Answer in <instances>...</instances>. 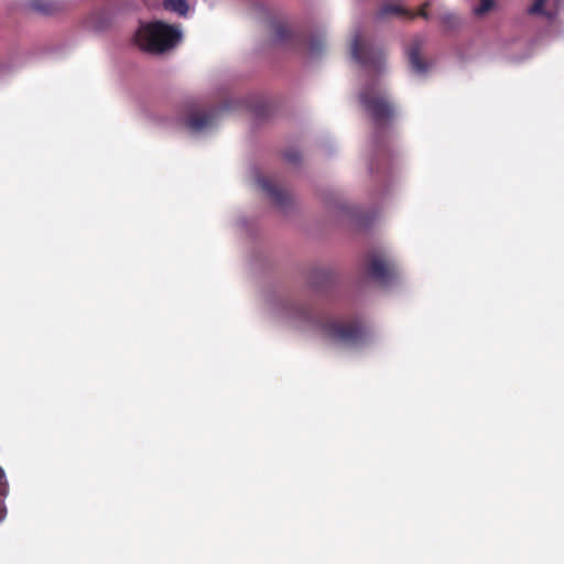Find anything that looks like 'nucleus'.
Masks as SVG:
<instances>
[{
    "mask_svg": "<svg viewBox=\"0 0 564 564\" xmlns=\"http://www.w3.org/2000/svg\"><path fill=\"white\" fill-rule=\"evenodd\" d=\"M183 39L181 28L162 21L141 23L134 34L135 44L143 51L161 54L176 47Z\"/></svg>",
    "mask_w": 564,
    "mask_h": 564,
    "instance_id": "obj_1",
    "label": "nucleus"
},
{
    "mask_svg": "<svg viewBox=\"0 0 564 564\" xmlns=\"http://www.w3.org/2000/svg\"><path fill=\"white\" fill-rule=\"evenodd\" d=\"M360 102L376 122L388 119L392 107L377 85H369L360 93Z\"/></svg>",
    "mask_w": 564,
    "mask_h": 564,
    "instance_id": "obj_2",
    "label": "nucleus"
},
{
    "mask_svg": "<svg viewBox=\"0 0 564 564\" xmlns=\"http://www.w3.org/2000/svg\"><path fill=\"white\" fill-rule=\"evenodd\" d=\"M325 334L335 343L356 344L361 336V328L355 324L332 321L324 327Z\"/></svg>",
    "mask_w": 564,
    "mask_h": 564,
    "instance_id": "obj_3",
    "label": "nucleus"
},
{
    "mask_svg": "<svg viewBox=\"0 0 564 564\" xmlns=\"http://www.w3.org/2000/svg\"><path fill=\"white\" fill-rule=\"evenodd\" d=\"M351 56L362 66L376 65L381 59V52L362 42L356 35L351 42Z\"/></svg>",
    "mask_w": 564,
    "mask_h": 564,
    "instance_id": "obj_4",
    "label": "nucleus"
},
{
    "mask_svg": "<svg viewBox=\"0 0 564 564\" xmlns=\"http://www.w3.org/2000/svg\"><path fill=\"white\" fill-rule=\"evenodd\" d=\"M561 0H533L531 15L542 17L553 23L560 12Z\"/></svg>",
    "mask_w": 564,
    "mask_h": 564,
    "instance_id": "obj_5",
    "label": "nucleus"
},
{
    "mask_svg": "<svg viewBox=\"0 0 564 564\" xmlns=\"http://www.w3.org/2000/svg\"><path fill=\"white\" fill-rule=\"evenodd\" d=\"M216 122V111L193 112L186 119L185 124L194 133H199L212 128Z\"/></svg>",
    "mask_w": 564,
    "mask_h": 564,
    "instance_id": "obj_6",
    "label": "nucleus"
},
{
    "mask_svg": "<svg viewBox=\"0 0 564 564\" xmlns=\"http://www.w3.org/2000/svg\"><path fill=\"white\" fill-rule=\"evenodd\" d=\"M393 272L394 267L379 257H373L369 262V275L381 283H388Z\"/></svg>",
    "mask_w": 564,
    "mask_h": 564,
    "instance_id": "obj_7",
    "label": "nucleus"
},
{
    "mask_svg": "<svg viewBox=\"0 0 564 564\" xmlns=\"http://www.w3.org/2000/svg\"><path fill=\"white\" fill-rule=\"evenodd\" d=\"M256 182L258 186L263 189L269 197L276 204H283L284 198L286 197V194L276 188L269 180H267L263 176H257Z\"/></svg>",
    "mask_w": 564,
    "mask_h": 564,
    "instance_id": "obj_8",
    "label": "nucleus"
},
{
    "mask_svg": "<svg viewBox=\"0 0 564 564\" xmlns=\"http://www.w3.org/2000/svg\"><path fill=\"white\" fill-rule=\"evenodd\" d=\"M32 8L39 13L53 15L63 10V3L57 0H33Z\"/></svg>",
    "mask_w": 564,
    "mask_h": 564,
    "instance_id": "obj_9",
    "label": "nucleus"
},
{
    "mask_svg": "<svg viewBox=\"0 0 564 564\" xmlns=\"http://www.w3.org/2000/svg\"><path fill=\"white\" fill-rule=\"evenodd\" d=\"M408 57L413 72L417 75H424L429 69V64L420 57L419 44L413 45L408 51Z\"/></svg>",
    "mask_w": 564,
    "mask_h": 564,
    "instance_id": "obj_10",
    "label": "nucleus"
},
{
    "mask_svg": "<svg viewBox=\"0 0 564 564\" xmlns=\"http://www.w3.org/2000/svg\"><path fill=\"white\" fill-rule=\"evenodd\" d=\"M165 10L174 12L180 17H186L189 6L186 0H162Z\"/></svg>",
    "mask_w": 564,
    "mask_h": 564,
    "instance_id": "obj_11",
    "label": "nucleus"
},
{
    "mask_svg": "<svg viewBox=\"0 0 564 564\" xmlns=\"http://www.w3.org/2000/svg\"><path fill=\"white\" fill-rule=\"evenodd\" d=\"M382 15L412 17V14L400 4H386L381 9Z\"/></svg>",
    "mask_w": 564,
    "mask_h": 564,
    "instance_id": "obj_12",
    "label": "nucleus"
},
{
    "mask_svg": "<svg viewBox=\"0 0 564 564\" xmlns=\"http://www.w3.org/2000/svg\"><path fill=\"white\" fill-rule=\"evenodd\" d=\"M495 6V0H480V4L473 9L476 17H482L489 12Z\"/></svg>",
    "mask_w": 564,
    "mask_h": 564,
    "instance_id": "obj_13",
    "label": "nucleus"
},
{
    "mask_svg": "<svg viewBox=\"0 0 564 564\" xmlns=\"http://www.w3.org/2000/svg\"><path fill=\"white\" fill-rule=\"evenodd\" d=\"M6 518V509H0V521H2Z\"/></svg>",
    "mask_w": 564,
    "mask_h": 564,
    "instance_id": "obj_14",
    "label": "nucleus"
},
{
    "mask_svg": "<svg viewBox=\"0 0 564 564\" xmlns=\"http://www.w3.org/2000/svg\"><path fill=\"white\" fill-rule=\"evenodd\" d=\"M148 6H154L159 0H143Z\"/></svg>",
    "mask_w": 564,
    "mask_h": 564,
    "instance_id": "obj_15",
    "label": "nucleus"
},
{
    "mask_svg": "<svg viewBox=\"0 0 564 564\" xmlns=\"http://www.w3.org/2000/svg\"><path fill=\"white\" fill-rule=\"evenodd\" d=\"M310 48H311L312 53H315L317 51V48L315 47V44L313 42L311 43Z\"/></svg>",
    "mask_w": 564,
    "mask_h": 564,
    "instance_id": "obj_16",
    "label": "nucleus"
},
{
    "mask_svg": "<svg viewBox=\"0 0 564 564\" xmlns=\"http://www.w3.org/2000/svg\"><path fill=\"white\" fill-rule=\"evenodd\" d=\"M420 14H421L422 17L426 18V13H425L424 9H423V10H421Z\"/></svg>",
    "mask_w": 564,
    "mask_h": 564,
    "instance_id": "obj_17",
    "label": "nucleus"
}]
</instances>
